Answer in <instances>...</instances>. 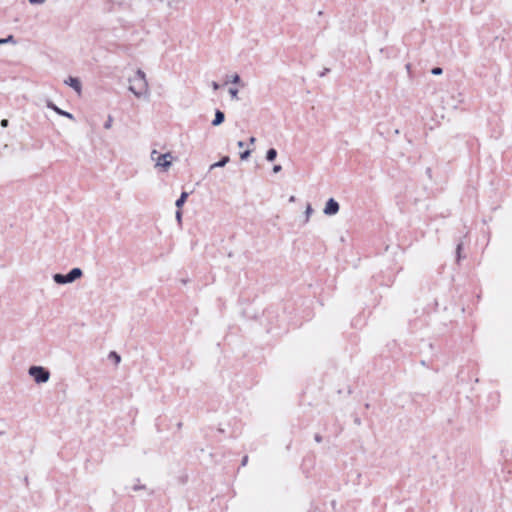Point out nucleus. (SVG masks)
Returning a JSON list of instances; mask_svg holds the SVG:
<instances>
[{
  "label": "nucleus",
  "instance_id": "obj_28",
  "mask_svg": "<svg viewBox=\"0 0 512 512\" xmlns=\"http://www.w3.org/2000/svg\"><path fill=\"white\" fill-rule=\"evenodd\" d=\"M315 441H316V442H318V443L322 442V437H321V435L316 434V435H315Z\"/></svg>",
  "mask_w": 512,
  "mask_h": 512
},
{
  "label": "nucleus",
  "instance_id": "obj_18",
  "mask_svg": "<svg viewBox=\"0 0 512 512\" xmlns=\"http://www.w3.org/2000/svg\"><path fill=\"white\" fill-rule=\"evenodd\" d=\"M250 154H251V151L250 150H246V151H244V152H242L240 154V158L242 160H246L250 156Z\"/></svg>",
  "mask_w": 512,
  "mask_h": 512
},
{
  "label": "nucleus",
  "instance_id": "obj_27",
  "mask_svg": "<svg viewBox=\"0 0 512 512\" xmlns=\"http://www.w3.org/2000/svg\"><path fill=\"white\" fill-rule=\"evenodd\" d=\"M8 123H9V122H8V120H7V119H3V120H1V123H0V124H1V126H2V127H4V128H5V127H7V126H8Z\"/></svg>",
  "mask_w": 512,
  "mask_h": 512
},
{
  "label": "nucleus",
  "instance_id": "obj_8",
  "mask_svg": "<svg viewBox=\"0 0 512 512\" xmlns=\"http://www.w3.org/2000/svg\"><path fill=\"white\" fill-rule=\"evenodd\" d=\"M225 120V115L224 113L221 111V110H216L215 111V118L214 120L212 121V125L213 126H218L220 124H222Z\"/></svg>",
  "mask_w": 512,
  "mask_h": 512
},
{
  "label": "nucleus",
  "instance_id": "obj_14",
  "mask_svg": "<svg viewBox=\"0 0 512 512\" xmlns=\"http://www.w3.org/2000/svg\"><path fill=\"white\" fill-rule=\"evenodd\" d=\"M1 45L7 44V43H15L14 37L12 35H9L7 38L0 39Z\"/></svg>",
  "mask_w": 512,
  "mask_h": 512
},
{
  "label": "nucleus",
  "instance_id": "obj_30",
  "mask_svg": "<svg viewBox=\"0 0 512 512\" xmlns=\"http://www.w3.org/2000/svg\"><path fill=\"white\" fill-rule=\"evenodd\" d=\"M330 70L328 68H325L323 72L320 73V76H325Z\"/></svg>",
  "mask_w": 512,
  "mask_h": 512
},
{
  "label": "nucleus",
  "instance_id": "obj_16",
  "mask_svg": "<svg viewBox=\"0 0 512 512\" xmlns=\"http://www.w3.org/2000/svg\"><path fill=\"white\" fill-rule=\"evenodd\" d=\"M113 118L111 116H108L107 121L104 123L105 129H110L112 126Z\"/></svg>",
  "mask_w": 512,
  "mask_h": 512
},
{
  "label": "nucleus",
  "instance_id": "obj_33",
  "mask_svg": "<svg viewBox=\"0 0 512 512\" xmlns=\"http://www.w3.org/2000/svg\"><path fill=\"white\" fill-rule=\"evenodd\" d=\"M354 422H355V424H357V425H360V424H361V421H360V419H359V418H355Z\"/></svg>",
  "mask_w": 512,
  "mask_h": 512
},
{
  "label": "nucleus",
  "instance_id": "obj_21",
  "mask_svg": "<svg viewBox=\"0 0 512 512\" xmlns=\"http://www.w3.org/2000/svg\"><path fill=\"white\" fill-rule=\"evenodd\" d=\"M160 155L156 150H152L151 152V160L156 163L157 156Z\"/></svg>",
  "mask_w": 512,
  "mask_h": 512
},
{
  "label": "nucleus",
  "instance_id": "obj_10",
  "mask_svg": "<svg viewBox=\"0 0 512 512\" xmlns=\"http://www.w3.org/2000/svg\"><path fill=\"white\" fill-rule=\"evenodd\" d=\"M230 158L228 156H224L221 160H219L218 162L212 164L210 166V169H214V168H217V167H224L228 162H229Z\"/></svg>",
  "mask_w": 512,
  "mask_h": 512
},
{
  "label": "nucleus",
  "instance_id": "obj_22",
  "mask_svg": "<svg viewBox=\"0 0 512 512\" xmlns=\"http://www.w3.org/2000/svg\"><path fill=\"white\" fill-rule=\"evenodd\" d=\"M132 489L134 491H138V490H141V489H145V486L144 485H140V484H135Z\"/></svg>",
  "mask_w": 512,
  "mask_h": 512
},
{
  "label": "nucleus",
  "instance_id": "obj_26",
  "mask_svg": "<svg viewBox=\"0 0 512 512\" xmlns=\"http://www.w3.org/2000/svg\"><path fill=\"white\" fill-rule=\"evenodd\" d=\"M211 86H212L213 90H215V91L218 90L220 87L219 84L215 81H212Z\"/></svg>",
  "mask_w": 512,
  "mask_h": 512
},
{
  "label": "nucleus",
  "instance_id": "obj_3",
  "mask_svg": "<svg viewBox=\"0 0 512 512\" xmlns=\"http://www.w3.org/2000/svg\"><path fill=\"white\" fill-rule=\"evenodd\" d=\"M28 373L38 384L46 383L50 378V372L42 366H31Z\"/></svg>",
  "mask_w": 512,
  "mask_h": 512
},
{
  "label": "nucleus",
  "instance_id": "obj_29",
  "mask_svg": "<svg viewBox=\"0 0 512 512\" xmlns=\"http://www.w3.org/2000/svg\"><path fill=\"white\" fill-rule=\"evenodd\" d=\"M248 462V456H244L243 459H242V466H245Z\"/></svg>",
  "mask_w": 512,
  "mask_h": 512
},
{
  "label": "nucleus",
  "instance_id": "obj_31",
  "mask_svg": "<svg viewBox=\"0 0 512 512\" xmlns=\"http://www.w3.org/2000/svg\"><path fill=\"white\" fill-rule=\"evenodd\" d=\"M244 145H245V143H244L243 141H238V143H237V146H238L239 148H243V147H244Z\"/></svg>",
  "mask_w": 512,
  "mask_h": 512
},
{
  "label": "nucleus",
  "instance_id": "obj_11",
  "mask_svg": "<svg viewBox=\"0 0 512 512\" xmlns=\"http://www.w3.org/2000/svg\"><path fill=\"white\" fill-rule=\"evenodd\" d=\"M277 157V151L274 148H270L266 153V159L268 161H274Z\"/></svg>",
  "mask_w": 512,
  "mask_h": 512
},
{
  "label": "nucleus",
  "instance_id": "obj_7",
  "mask_svg": "<svg viewBox=\"0 0 512 512\" xmlns=\"http://www.w3.org/2000/svg\"><path fill=\"white\" fill-rule=\"evenodd\" d=\"M65 84L72 87L77 93L81 92V83L77 78L69 77L67 80H65Z\"/></svg>",
  "mask_w": 512,
  "mask_h": 512
},
{
  "label": "nucleus",
  "instance_id": "obj_20",
  "mask_svg": "<svg viewBox=\"0 0 512 512\" xmlns=\"http://www.w3.org/2000/svg\"><path fill=\"white\" fill-rule=\"evenodd\" d=\"M240 76L238 74H235L232 76L231 82L234 84H238L240 82Z\"/></svg>",
  "mask_w": 512,
  "mask_h": 512
},
{
  "label": "nucleus",
  "instance_id": "obj_25",
  "mask_svg": "<svg viewBox=\"0 0 512 512\" xmlns=\"http://www.w3.org/2000/svg\"><path fill=\"white\" fill-rule=\"evenodd\" d=\"M281 169H282L281 165H274L273 172L278 173L281 171Z\"/></svg>",
  "mask_w": 512,
  "mask_h": 512
},
{
  "label": "nucleus",
  "instance_id": "obj_12",
  "mask_svg": "<svg viewBox=\"0 0 512 512\" xmlns=\"http://www.w3.org/2000/svg\"><path fill=\"white\" fill-rule=\"evenodd\" d=\"M313 209L310 204H307L306 210H305V223L309 221L310 215L312 214Z\"/></svg>",
  "mask_w": 512,
  "mask_h": 512
},
{
  "label": "nucleus",
  "instance_id": "obj_5",
  "mask_svg": "<svg viewBox=\"0 0 512 512\" xmlns=\"http://www.w3.org/2000/svg\"><path fill=\"white\" fill-rule=\"evenodd\" d=\"M339 209H340L339 203L335 199L330 198L326 202L323 212L325 215L332 216V215L337 214Z\"/></svg>",
  "mask_w": 512,
  "mask_h": 512
},
{
  "label": "nucleus",
  "instance_id": "obj_9",
  "mask_svg": "<svg viewBox=\"0 0 512 512\" xmlns=\"http://www.w3.org/2000/svg\"><path fill=\"white\" fill-rule=\"evenodd\" d=\"M188 193L187 192H182L180 197L176 200L175 202V205L178 209H181L182 206L184 205V203L186 202L187 198H188Z\"/></svg>",
  "mask_w": 512,
  "mask_h": 512
},
{
  "label": "nucleus",
  "instance_id": "obj_1",
  "mask_svg": "<svg viewBox=\"0 0 512 512\" xmlns=\"http://www.w3.org/2000/svg\"><path fill=\"white\" fill-rule=\"evenodd\" d=\"M128 81L130 83L128 88L129 91H131L137 98H141L148 94L149 85L146 79V74L143 70L138 69L134 77L129 78Z\"/></svg>",
  "mask_w": 512,
  "mask_h": 512
},
{
  "label": "nucleus",
  "instance_id": "obj_24",
  "mask_svg": "<svg viewBox=\"0 0 512 512\" xmlns=\"http://www.w3.org/2000/svg\"><path fill=\"white\" fill-rule=\"evenodd\" d=\"M461 249H462V243H459V244L457 245V248H456V252H457V257H458V259L460 258V251H461Z\"/></svg>",
  "mask_w": 512,
  "mask_h": 512
},
{
  "label": "nucleus",
  "instance_id": "obj_2",
  "mask_svg": "<svg viewBox=\"0 0 512 512\" xmlns=\"http://www.w3.org/2000/svg\"><path fill=\"white\" fill-rule=\"evenodd\" d=\"M83 272L80 268H73L71 269L66 275L57 273L53 275V280L57 284H67L72 283L76 279L80 278L82 276Z\"/></svg>",
  "mask_w": 512,
  "mask_h": 512
},
{
  "label": "nucleus",
  "instance_id": "obj_19",
  "mask_svg": "<svg viewBox=\"0 0 512 512\" xmlns=\"http://www.w3.org/2000/svg\"><path fill=\"white\" fill-rule=\"evenodd\" d=\"M175 217H176V220L178 221V223H181V220H182V212L180 209H178L175 213Z\"/></svg>",
  "mask_w": 512,
  "mask_h": 512
},
{
  "label": "nucleus",
  "instance_id": "obj_32",
  "mask_svg": "<svg viewBox=\"0 0 512 512\" xmlns=\"http://www.w3.org/2000/svg\"><path fill=\"white\" fill-rule=\"evenodd\" d=\"M255 141H256V138H255V137H250L249 142H250L251 144H254V143H255Z\"/></svg>",
  "mask_w": 512,
  "mask_h": 512
},
{
  "label": "nucleus",
  "instance_id": "obj_13",
  "mask_svg": "<svg viewBox=\"0 0 512 512\" xmlns=\"http://www.w3.org/2000/svg\"><path fill=\"white\" fill-rule=\"evenodd\" d=\"M109 358L110 359H113L115 361L116 364L120 363L121 361V357L120 355H118L116 352L112 351L110 352L109 354Z\"/></svg>",
  "mask_w": 512,
  "mask_h": 512
},
{
  "label": "nucleus",
  "instance_id": "obj_23",
  "mask_svg": "<svg viewBox=\"0 0 512 512\" xmlns=\"http://www.w3.org/2000/svg\"><path fill=\"white\" fill-rule=\"evenodd\" d=\"M46 0H29L30 4H42L44 3Z\"/></svg>",
  "mask_w": 512,
  "mask_h": 512
},
{
  "label": "nucleus",
  "instance_id": "obj_6",
  "mask_svg": "<svg viewBox=\"0 0 512 512\" xmlns=\"http://www.w3.org/2000/svg\"><path fill=\"white\" fill-rule=\"evenodd\" d=\"M47 107H48V108H50V109H52V110H54L57 114H59V115H61V116L67 117V118H69V119H71V120H73V119H74V116H73L71 113L66 112V111H64V110H62V109H60V108H58V107H57L53 102H51V101H47Z\"/></svg>",
  "mask_w": 512,
  "mask_h": 512
},
{
  "label": "nucleus",
  "instance_id": "obj_15",
  "mask_svg": "<svg viewBox=\"0 0 512 512\" xmlns=\"http://www.w3.org/2000/svg\"><path fill=\"white\" fill-rule=\"evenodd\" d=\"M229 94H230L232 99H238V89L230 88L229 89Z\"/></svg>",
  "mask_w": 512,
  "mask_h": 512
},
{
  "label": "nucleus",
  "instance_id": "obj_17",
  "mask_svg": "<svg viewBox=\"0 0 512 512\" xmlns=\"http://www.w3.org/2000/svg\"><path fill=\"white\" fill-rule=\"evenodd\" d=\"M431 73L433 75H441L443 73V70L442 68L440 67H434L432 70H431Z\"/></svg>",
  "mask_w": 512,
  "mask_h": 512
},
{
  "label": "nucleus",
  "instance_id": "obj_4",
  "mask_svg": "<svg viewBox=\"0 0 512 512\" xmlns=\"http://www.w3.org/2000/svg\"><path fill=\"white\" fill-rule=\"evenodd\" d=\"M172 155L171 153H165L157 156L155 166L160 167L163 170L167 171L172 165Z\"/></svg>",
  "mask_w": 512,
  "mask_h": 512
}]
</instances>
